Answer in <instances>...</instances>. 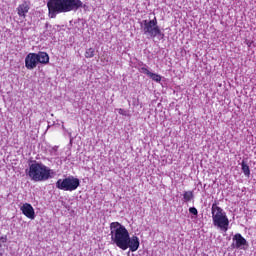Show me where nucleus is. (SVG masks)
Here are the masks:
<instances>
[{
	"label": "nucleus",
	"mask_w": 256,
	"mask_h": 256,
	"mask_svg": "<svg viewBox=\"0 0 256 256\" xmlns=\"http://www.w3.org/2000/svg\"><path fill=\"white\" fill-rule=\"evenodd\" d=\"M49 17L55 19L57 13H69L83 7L81 0H49L47 3Z\"/></svg>",
	"instance_id": "nucleus-1"
},
{
	"label": "nucleus",
	"mask_w": 256,
	"mask_h": 256,
	"mask_svg": "<svg viewBox=\"0 0 256 256\" xmlns=\"http://www.w3.org/2000/svg\"><path fill=\"white\" fill-rule=\"evenodd\" d=\"M53 175H55V172L51 168L39 162L32 163L28 171V176L36 183L49 181V179L53 178Z\"/></svg>",
	"instance_id": "nucleus-2"
},
{
	"label": "nucleus",
	"mask_w": 256,
	"mask_h": 256,
	"mask_svg": "<svg viewBox=\"0 0 256 256\" xmlns=\"http://www.w3.org/2000/svg\"><path fill=\"white\" fill-rule=\"evenodd\" d=\"M111 241L119 247V249H125L127 247V241L129 240V230L125 228L119 222H112L110 224Z\"/></svg>",
	"instance_id": "nucleus-3"
},
{
	"label": "nucleus",
	"mask_w": 256,
	"mask_h": 256,
	"mask_svg": "<svg viewBox=\"0 0 256 256\" xmlns=\"http://www.w3.org/2000/svg\"><path fill=\"white\" fill-rule=\"evenodd\" d=\"M211 212L214 227L227 233V231H229V218L227 217V213L224 212L223 208L219 207L217 203L212 204Z\"/></svg>",
	"instance_id": "nucleus-4"
},
{
	"label": "nucleus",
	"mask_w": 256,
	"mask_h": 256,
	"mask_svg": "<svg viewBox=\"0 0 256 256\" xmlns=\"http://www.w3.org/2000/svg\"><path fill=\"white\" fill-rule=\"evenodd\" d=\"M140 27L144 35H146V37L155 39V37L163 35L161 33V29L157 25V18H154L153 20H142L140 22Z\"/></svg>",
	"instance_id": "nucleus-5"
},
{
	"label": "nucleus",
	"mask_w": 256,
	"mask_h": 256,
	"mask_svg": "<svg viewBox=\"0 0 256 256\" xmlns=\"http://www.w3.org/2000/svg\"><path fill=\"white\" fill-rule=\"evenodd\" d=\"M79 185H81V181L74 176L58 179L56 182L57 189H60L61 191H77Z\"/></svg>",
	"instance_id": "nucleus-6"
},
{
	"label": "nucleus",
	"mask_w": 256,
	"mask_h": 256,
	"mask_svg": "<svg viewBox=\"0 0 256 256\" xmlns=\"http://www.w3.org/2000/svg\"><path fill=\"white\" fill-rule=\"evenodd\" d=\"M139 237L137 236H128V240L126 242V247L122 248V251H127V249H130V251H132V253H135V251H137V249H139Z\"/></svg>",
	"instance_id": "nucleus-7"
},
{
	"label": "nucleus",
	"mask_w": 256,
	"mask_h": 256,
	"mask_svg": "<svg viewBox=\"0 0 256 256\" xmlns=\"http://www.w3.org/2000/svg\"><path fill=\"white\" fill-rule=\"evenodd\" d=\"M37 53H29L25 58V67L26 69L32 70L37 67L38 64Z\"/></svg>",
	"instance_id": "nucleus-8"
},
{
	"label": "nucleus",
	"mask_w": 256,
	"mask_h": 256,
	"mask_svg": "<svg viewBox=\"0 0 256 256\" xmlns=\"http://www.w3.org/2000/svg\"><path fill=\"white\" fill-rule=\"evenodd\" d=\"M21 211L28 219H35V209L29 203H25L21 206Z\"/></svg>",
	"instance_id": "nucleus-9"
},
{
	"label": "nucleus",
	"mask_w": 256,
	"mask_h": 256,
	"mask_svg": "<svg viewBox=\"0 0 256 256\" xmlns=\"http://www.w3.org/2000/svg\"><path fill=\"white\" fill-rule=\"evenodd\" d=\"M233 241L232 247L234 249H241L244 245H247V240L239 233L234 235Z\"/></svg>",
	"instance_id": "nucleus-10"
},
{
	"label": "nucleus",
	"mask_w": 256,
	"mask_h": 256,
	"mask_svg": "<svg viewBox=\"0 0 256 256\" xmlns=\"http://www.w3.org/2000/svg\"><path fill=\"white\" fill-rule=\"evenodd\" d=\"M36 55L38 63H41L42 65H47V63H49V54L46 52H39Z\"/></svg>",
	"instance_id": "nucleus-11"
},
{
	"label": "nucleus",
	"mask_w": 256,
	"mask_h": 256,
	"mask_svg": "<svg viewBox=\"0 0 256 256\" xmlns=\"http://www.w3.org/2000/svg\"><path fill=\"white\" fill-rule=\"evenodd\" d=\"M18 15L19 17H26L27 13H29V5L27 3H23L18 7Z\"/></svg>",
	"instance_id": "nucleus-12"
},
{
	"label": "nucleus",
	"mask_w": 256,
	"mask_h": 256,
	"mask_svg": "<svg viewBox=\"0 0 256 256\" xmlns=\"http://www.w3.org/2000/svg\"><path fill=\"white\" fill-rule=\"evenodd\" d=\"M241 167L244 175L246 177H249V175H251V170L249 169V165H247L245 162H242Z\"/></svg>",
	"instance_id": "nucleus-13"
},
{
	"label": "nucleus",
	"mask_w": 256,
	"mask_h": 256,
	"mask_svg": "<svg viewBox=\"0 0 256 256\" xmlns=\"http://www.w3.org/2000/svg\"><path fill=\"white\" fill-rule=\"evenodd\" d=\"M85 57L86 59H92V57H95V48H88L85 51Z\"/></svg>",
	"instance_id": "nucleus-14"
},
{
	"label": "nucleus",
	"mask_w": 256,
	"mask_h": 256,
	"mask_svg": "<svg viewBox=\"0 0 256 256\" xmlns=\"http://www.w3.org/2000/svg\"><path fill=\"white\" fill-rule=\"evenodd\" d=\"M149 77L150 79H152V81H155L156 83H161V75L150 72Z\"/></svg>",
	"instance_id": "nucleus-15"
},
{
	"label": "nucleus",
	"mask_w": 256,
	"mask_h": 256,
	"mask_svg": "<svg viewBox=\"0 0 256 256\" xmlns=\"http://www.w3.org/2000/svg\"><path fill=\"white\" fill-rule=\"evenodd\" d=\"M183 198L186 203H189V201H191V199H193V192H191V191L184 192Z\"/></svg>",
	"instance_id": "nucleus-16"
},
{
	"label": "nucleus",
	"mask_w": 256,
	"mask_h": 256,
	"mask_svg": "<svg viewBox=\"0 0 256 256\" xmlns=\"http://www.w3.org/2000/svg\"><path fill=\"white\" fill-rule=\"evenodd\" d=\"M140 73H143L144 75H147L149 77V75L151 74V71H149L147 67H142L140 68Z\"/></svg>",
	"instance_id": "nucleus-17"
},
{
	"label": "nucleus",
	"mask_w": 256,
	"mask_h": 256,
	"mask_svg": "<svg viewBox=\"0 0 256 256\" xmlns=\"http://www.w3.org/2000/svg\"><path fill=\"white\" fill-rule=\"evenodd\" d=\"M116 111L119 113V115H123L124 117H127V115H128L127 110H125L123 108H118V109H116Z\"/></svg>",
	"instance_id": "nucleus-18"
},
{
	"label": "nucleus",
	"mask_w": 256,
	"mask_h": 256,
	"mask_svg": "<svg viewBox=\"0 0 256 256\" xmlns=\"http://www.w3.org/2000/svg\"><path fill=\"white\" fill-rule=\"evenodd\" d=\"M189 213H191L192 215H198V211H197V208L195 207H191L189 208Z\"/></svg>",
	"instance_id": "nucleus-19"
},
{
	"label": "nucleus",
	"mask_w": 256,
	"mask_h": 256,
	"mask_svg": "<svg viewBox=\"0 0 256 256\" xmlns=\"http://www.w3.org/2000/svg\"><path fill=\"white\" fill-rule=\"evenodd\" d=\"M0 243H7V236H1Z\"/></svg>",
	"instance_id": "nucleus-20"
},
{
	"label": "nucleus",
	"mask_w": 256,
	"mask_h": 256,
	"mask_svg": "<svg viewBox=\"0 0 256 256\" xmlns=\"http://www.w3.org/2000/svg\"><path fill=\"white\" fill-rule=\"evenodd\" d=\"M52 150L57 151V147L52 148Z\"/></svg>",
	"instance_id": "nucleus-21"
}]
</instances>
